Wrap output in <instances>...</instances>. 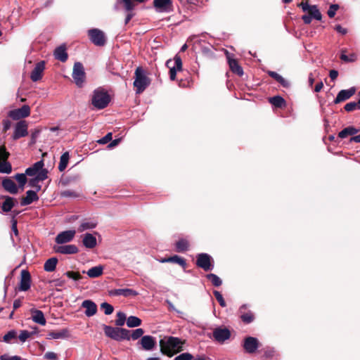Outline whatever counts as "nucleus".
<instances>
[{
	"label": "nucleus",
	"mask_w": 360,
	"mask_h": 360,
	"mask_svg": "<svg viewBox=\"0 0 360 360\" xmlns=\"http://www.w3.org/2000/svg\"><path fill=\"white\" fill-rule=\"evenodd\" d=\"M140 343L143 349L150 351L155 347L156 342L155 338L150 335H145L141 338Z\"/></svg>",
	"instance_id": "5701e85b"
},
{
	"label": "nucleus",
	"mask_w": 360,
	"mask_h": 360,
	"mask_svg": "<svg viewBox=\"0 0 360 360\" xmlns=\"http://www.w3.org/2000/svg\"><path fill=\"white\" fill-rule=\"evenodd\" d=\"M329 76L332 80H335L338 76V72L335 70L330 71Z\"/></svg>",
	"instance_id": "69168bd1"
},
{
	"label": "nucleus",
	"mask_w": 360,
	"mask_h": 360,
	"mask_svg": "<svg viewBox=\"0 0 360 360\" xmlns=\"http://www.w3.org/2000/svg\"><path fill=\"white\" fill-rule=\"evenodd\" d=\"M44 161L39 160L27 168L25 174L30 176H35L38 181H44L47 178V170L44 169Z\"/></svg>",
	"instance_id": "39448f33"
},
{
	"label": "nucleus",
	"mask_w": 360,
	"mask_h": 360,
	"mask_svg": "<svg viewBox=\"0 0 360 360\" xmlns=\"http://www.w3.org/2000/svg\"><path fill=\"white\" fill-rule=\"evenodd\" d=\"M31 285L30 274L27 270H22L20 274V281L19 289L21 291H27L30 289Z\"/></svg>",
	"instance_id": "a211bd4d"
},
{
	"label": "nucleus",
	"mask_w": 360,
	"mask_h": 360,
	"mask_svg": "<svg viewBox=\"0 0 360 360\" xmlns=\"http://www.w3.org/2000/svg\"><path fill=\"white\" fill-rule=\"evenodd\" d=\"M335 30L337 32L342 34H345L347 33V30L343 28L341 25H338L335 26Z\"/></svg>",
	"instance_id": "338daca9"
},
{
	"label": "nucleus",
	"mask_w": 360,
	"mask_h": 360,
	"mask_svg": "<svg viewBox=\"0 0 360 360\" xmlns=\"http://www.w3.org/2000/svg\"><path fill=\"white\" fill-rule=\"evenodd\" d=\"M76 231L75 230H68L59 233L56 238L55 241L58 245L69 243L75 238Z\"/></svg>",
	"instance_id": "4468645a"
},
{
	"label": "nucleus",
	"mask_w": 360,
	"mask_h": 360,
	"mask_svg": "<svg viewBox=\"0 0 360 360\" xmlns=\"http://www.w3.org/2000/svg\"><path fill=\"white\" fill-rule=\"evenodd\" d=\"M12 231L15 236H18V231L17 229V221L14 219L13 220V222H12Z\"/></svg>",
	"instance_id": "774afa93"
},
{
	"label": "nucleus",
	"mask_w": 360,
	"mask_h": 360,
	"mask_svg": "<svg viewBox=\"0 0 360 360\" xmlns=\"http://www.w3.org/2000/svg\"><path fill=\"white\" fill-rule=\"evenodd\" d=\"M110 102V96L103 88L99 87L93 92L92 105L97 109L105 108Z\"/></svg>",
	"instance_id": "f03ea898"
},
{
	"label": "nucleus",
	"mask_w": 360,
	"mask_h": 360,
	"mask_svg": "<svg viewBox=\"0 0 360 360\" xmlns=\"http://www.w3.org/2000/svg\"><path fill=\"white\" fill-rule=\"evenodd\" d=\"M121 1L124 4L125 10L129 12L125 18V24H127L133 17V14L131 13V11L134 9V4L131 1V0H121Z\"/></svg>",
	"instance_id": "f704fd0d"
},
{
	"label": "nucleus",
	"mask_w": 360,
	"mask_h": 360,
	"mask_svg": "<svg viewBox=\"0 0 360 360\" xmlns=\"http://www.w3.org/2000/svg\"><path fill=\"white\" fill-rule=\"evenodd\" d=\"M101 307L102 309L104 310V313L106 315H110L111 314L112 312H113V310H114V308L113 307L107 303V302H103L101 304Z\"/></svg>",
	"instance_id": "09e8293b"
},
{
	"label": "nucleus",
	"mask_w": 360,
	"mask_h": 360,
	"mask_svg": "<svg viewBox=\"0 0 360 360\" xmlns=\"http://www.w3.org/2000/svg\"><path fill=\"white\" fill-rule=\"evenodd\" d=\"M134 75V86L136 88V93L139 94L150 85V80L141 67H138L136 69Z\"/></svg>",
	"instance_id": "7ed1b4c3"
},
{
	"label": "nucleus",
	"mask_w": 360,
	"mask_h": 360,
	"mask_svg": "<svg viewBox=\"0 0 360 360\" xmlns=\"http://www.w3.org/2000/svg\"><path fill=\"white\" fill-rule=\"evenodd\" d=\"M30 312L32 314V319L34 323L41 326H44L46 324V319L44 317V313L41 311L32 309Z\"/></svg>",
	"instance_id": "b1692460"
},
{
	"label": "nucleus",
	"mask_w": 360,
	"mask_h": 360,
	"mask_svg": "<svg viewBox=\"0 0 360 360\" xmlns=\"http://www.w3.org/2000/svg\"><path fill=\"white\" fill-rule=\"evenodd\" d=\"M360 109V99L358 101H352L347 103L345 105V110L347 112H351L355 110Z\"/></svg>",
	"instance_id": "c03bdc74"
},
{
	"label": "nucleus",
	"mask_w": 360,
	"mask_h": 360,
	"mask_svg": "<svg viewBox=\"0 0 360 360\" xmlns=\"http://www.w3.org/2000/svg\"><path fill=\"white\" fill-rule=\"evenodd\" d=\"M54 57L61 61L65 62L68 59V53L66 51V47L65 45H61L57 47L53 53Z\"/></svg>",
	"instance_id": "cd10ccee"
},
{
	"label": "nucleus",
	"mask_w": 360,
	"mask_h": 360,
	"mask_svg": "<svg viewBox=\"0 0 360 360\" xmlns=\"http://www.w3.org/2000/svg\"><path fill=\"white\" fill-rule=\"evenodd\" d=\"M32 334L33 333H30L27 330H21L18 338L20 342H25Z\"/></svg>",
	"instance_id": "864d4df0"
},
{
	"label": "nucleus",
	"mask_w": 360,
	"mask_h": 360,
	"mask_svg": "<svg viewBox=\"0 0 360 360\" xmlns=\"http://www.w3.org/2000/svg\"><path fill=\"white\" fill-rule=\"evenodd\" d=\"M214 340L220 343H223L226 340L229 339L231 333L227 328H217L212 333Z\"/></svg>",
	"instance_id": "dca6fc26"
},
{
	"label": "nucleus",
	"mask_w": 360,
	"mask_h": 360,
	"mask_svg": "<svg viewBox=\"0 0 360 360\" xmlns=\"http://www.w3.org/2000/svg\"><path fill=\"white\" fill-rule=\"evenodd\" d=\"M356 89L354 87H352L349 89L341 90L337 95L334 102L335 103H339L349 99L355 94Z\"/></svg>",
	"instance_id": "412c9836"
},
{
	"label": "nucleus",
	"mask_w": 360,
	"mask_h": 360,
	"mask_svg": "<svg viewBox=\"0 0 360 360\" xmlns=\"http://www.w3.org/2000/svg\"><path fill=\"white\" fill-rule=\"evenodd\" d=\"M65 275L67 276V277L74 281H79L82 278L80 274L77 271H67L65 273Z\"/></svg>",
	"instance_id": "603ef678"
},
{
	"label": "nucleus",
	"mask_w": 360,
	"mask_h": 360,
	"mask_svg": "<svg viewBox=\"0 0 360 360\" xmlns=\"http://www.w3.org/2000/svg\"><path fill=\"white\" fill-rule=\"evenodd\" d=\"M166 65L169 69V78L171 80L176 79V72L182 70V60L179 55H176L173 60H168Z\"/></svg>",
	"instance_id": "6e6552de"
},
{
	"label": "nucleus",
	"mask_w": 360,
	"mask_h": 360,
	"mask_svg": "<svg viewBox=\"0 0 360 360\" xmlns=\"http://www.w3.org/2000/svg\"><path fill=\"white\" fill-rule=\"evenodd\" d=\"M1 199L4 200L1 205L2 211L4 212L11 211L14 206V199L9 196L2 197Z\"/></svg>",
	"instance_id": "72a5a7b5"
},
{
	"label": "nucleus",
	"mask_w": 360,
	"mask_h": 360,
	"mask_svg": "<svg viewBox=\"0 0 360 360\" xmlns=\"http://www.w3.org/2000/svg\"><path fill=\"white\" fill-rule=\"evenodd\" d=\"M70 333L68 329H63L57 332H50L48 334L49 339H65L69 338Z\"/></svg>",
	"instance_id": "7c9ffc66"
},
{
	"label": "nucleus",
	"mask_w": 360,
	"mask_h": 360,
	"mask_svg": "<svg viewBox=\"0 0 360 360\" xmlns=\"http://www.w3.org/2000/svg\"><path fill=\"white\" fill-rule=\"evenodd\" d=\"M112 295H122L124 297L136 296L139 292L130 288L115 289L110 292Z\"/></svg>",
	"instance_id": "a878e982"
},
{
	"label": "nucleus",
	"mask_w": 360,
	"mask_h": 360,
	"mask_svg": "<svg viewBox=\"0 0 360 360\" xmlns=\"http://www.w3.org/2000/svg\"><path fill=\"white\" fill-rule=\"evenodd\" d=\"M58 259L56 257H51L45 262L44 269L47 272H52L56 269Z\"/></svg>",
	"instance_id": "c9c22d12"
},
{
	"label": "nucleus",
	"mask_w": 360,
	"mask_h": 360,
	"mask_svg": "<svg viewBox=\"0 0 360 360\" xmlns=\"http://www.w3.org/2000/svg\"><path fill=\"white\" fill-rule=\"evenodd\" d=\"M360 131V129H356L354 127H348L343 129L338 134V136L341 139H345L348 136H352Z\"/></svg>",
	"instance_id": "473e14b6"
},
{
	"label": "nucleus",
	"mask_w": 360,
	"mask_h": 360,
	"mask_svg": "<svg viewBox=\"0 0 360 360\" xmlns=\"http://www.w3.org/2000/svg\"><path fill=\"white\" fill-rule=\"evenodd\" d=\"M207 277L214 286L218 287L222 283L221 278L216 274H210L207 276Z\"/></svg>",
	"instance_id": "49530a36"
},
{
	"label": "nucleus",
	"mask_w": 360,
	"mask_h": 360,
	"mask_svg": "<svg viewBox=\"0 0 360 360\" xmlns=\"http://www.w3.org/2000/svg\"><path fill=\"white\" fill-rule=\"evenodd\" d=\"M53 250L63 255H73L78 252V248L75 245H54Z\"/></svg>",
	"instance_id": "f3484780"
},
{
	"label": "nucleus",
	"mask_w": 360,
	"mask_h": 360,
	"mask_svg": "<svg viewBox=\"0 0 360 360\" xmlns=\"http://www.w3.org/2000/svg\"><path fill=\"white\" fill-rule=\"evenodd\" d=\"M11 122L8 120H4L3 121V128H4V131H7L8 129H10L11 127Z\"/></svg>",
	"instance_id": "0e129e2a"
},
{
	"label": "nucleus",
	"mask_w": 360,
	"mask_h": 360,
	"mask_svg": "<svg viewBox=\"0 0 360 360\" xmlns=\"http://www.w3.org/2000/svg\"><path fill=\"white\" fill-rule=\"evenodd\" d=\"M44 358L49 360H57V354L53 352H48L44 354Z\"/></svg>",
	"instance_id": "e2e57ef3"
},
{
	"label": "nucleus",
	"mask_w": 360,
	"mask_h": 360,
	"mask_svg": "<svg viewBox=\"0 0 360 360\" xmlns=\"http://www.w3.org/2000/svg\"><path fill=\"white\" fill-rule=\"evenodd\" d=\"M241 319L243 320V322L246 323H250L253 321L254 316L252 313L248 312L247 314H243L241 316Z\"/></svg>",
	"instance_id": "bf43d9fd"
},
{
	"label": "nucleus",
	"mask_w": 360,
	"mask_h": 360,
	"mask_svg": "<svg viewBox=\"0 0 360 360\" xmlns=\"http://www.w3.org/2000/svg\"><path fill=\"white\" fill-rule=\"evenodd\" d=\"M243 347L248 353H253L258 348V340L253 337H248L245 339Z\"/></svg>",
	"instance_id": "4be33fe9"
},
{
	"label": "nucleus",
	"mask_w": 360,
	"mask_h": 360,
	"mask_svg": "<svg viewBox=\"0 0 360 360\" xmlns=\"http://www.w3.org/2000/svg\"><path fill=\"white\" fill-rule=\"evenodd\" d=\"M153 6L159 13H169L172 10V0H154Z\"/></svg>",
	"instance_id": "2eb2a0df"
},
{
	"label": "nucleus",
	"mask_w": 360,
	"mask_h": 360,
	"mask_svg": "<svg viewBox=\"0 0 360 360\" xmlns=\"http://www.w3.org/2000/svg\"><path fill=\"white\" fill-rule=\"evenodd\" d=\"M341 60L345 61V62H354L356 60L357 56L354 53H352L349 56H347L344 53L341 54L340 56Z\"/></svg>",
	"instance_id": "5fc2aeb1"
},
{
	"label": "nucleus",
	"mask_w": 360,
	"mask_h": 360,
	"mask_svg": "<svg viewBox=\"0 0 360 360\" xmlns=\"http://www.w3.org/2000/svg\"><path fill=\"white\" fill-rule=\"evenodd\" d=\"M104 332L108 337L117 341L130 340L129 330L124 328L105 326Z\"/></svg>",
	"instance_id": "423d86ee"
},
{
	"label": "nucleus",
	"mask_w": 360,
	"mask_h": 360,
	"mask_svg": "<svg viewBox=\"0 0 360 360\" xmlns=\"http://www.w3.org/2000/svg\"><path fill=\"white\" fill-rule=\"evenodd\" d=\"M229 65L231 71L239 76L243 75V68L238 65V62L230 57H228Z\"/></svg>",
	"instance_id": "2f4dec72"
},
{
	"label": "nucleus",
	"mask_w": 360,
	"mask_h": 360,
	"mask_svg": "<svg viewBox=\"0 0 360 360\" xmlns=\"http://www.w3.org/2000/svg\"><path fill=\"white\" fill-rule=\"evenodd\" d=\"M27 134V124L25 120H22L15 124L12 137L14 140H16L25 137Z\"/></svg>",
	"instance_id": "ddd939ff"
},
{
	"label": "nucleus",
	"mask_w": 360,
	"mask_h": 360,
	"mask_svg": "<svg viewBox=\"0 0 360 360\" xmlns=\"http://www.w3.org/2000/svg\"><path fill=\"white\" fill-rule=\"evenodd\" d=\"M339 6L338 4H332L328 11V15L330 18H333L335 15L336 11L338 10Z\"/></svg>",
	"instance_id": "13d9d810"
},
{
	"label": "nucleus",
	"mask_w": 360,
	"mask_h": 360,
	"mask_svg": "<svg viewBox=\"0 0 360 360\" xmlns=\"http://www.w3.org/2000/svg\"><path fill=\"white\" fill-rule=\"evenodd\" d=\"M81 307L85 309L84 314L87 317L93 316L97 312V305L91 300H84Z\"/></svg>",
	"instance_id": "6ab92c4d"
},
{
	"label": "nucleus",
	"mask_w": 360,
	"mask_h": 360,
	"mask_svg": "<svg viewBox=\"0 0 360 360\" xmlns=\"http://www.w3.org/2000/svg\"><path fill=\"white\" fill-rule=\"evenodd\" d=\"M1 360H21V358L18 356H8L7 354H3L0 356Z\"/></svg>",
	"instance_id": "680f3d73"
},
{
	"label": "nucleus",
	"mask_w": 360,
	"mask_h": 360,
	"mask_svg": "<svg viewBox=\"0 0 360 360\" xmlns=\"http://www.w3.org/2000/svg\"><path fill=\"white\" fill-rule=\"evenodd\" d=\"M162 262H174V263L179 264V265H181L183 267H185L186 265V261L183 258L179 257L177 255L170 257L167 259H164L162 260Z\"/></svg>",
	"instance_id": "ea45409f"
},
{
	"label": "nucleus",
	"mask_w": 360,
	"mask_h": 360,
	"mask_svg": "<svg viewBox=\"0 0 360 360\" xmlns=\"http://www.w3.org/2000/svg\"><path fill=\"white\" fill-rule=\"evenodd\" d=\"M30 114V108L27 105H24L21 108L11 110L8 116L14 120H18L27 117Z\"/></svg>",
	"instance_id": "f8f14e48"
},
{
	"label": "nucleus",
	"mask_w": 360,
	"mask_h": 360,
	"mask_svg": "<svg viewBox=\"0 0 360 360\" xmlns=\"http://www.w3.org/2000/svg\"><path fill=\"white\" fill-rule=\"evenodd\" d=\"M141 324V320L137 316H130L127 319V326L129 328L139 326Z\"/></svg>",
	"instance_id": "a19ab883"
},
{
	"label": "nucleus",
	"mask_w": 360,
	"mask_h": 360,
	"mask_svg": "<svg viewBox=\"0 0 360 360\" xmlns=\"http://www.w3.org/2000/svg\"><path fill=\"white\" fill-rule=\"evenodd\" d=\"M89 36L91 41L96 46H103L105 43L104 33L98 29H91L89 30Z\"/></svg>",
	"instance_id": "9b49d317"
},
{
	"label": "nucleus",
	"mask_w": 360,
	"mask_h": 360,
	"mask_svg": "<svg viewBox=\"0 0 360 360\" xmlns=\"http://www.w3.org/2000/svg\"><path fill=\"white\" fill-rule=\"evenodd\" d=\"M38 195L37 193L34 191H27L26 193V196L22 198L20 202L22 206L28 205L38 200Z\"/></svg>",
	"instance_id": "c85d7f7f"
},
{
	"label": "nucleus",
	"mask_w": 360,
	"mask_h": 360,
	"mask_svg": "<svg viewBox=\"0 0 360 360\" xmlns=\"http://www.w3.org/2000/svg\"><path fill=\"white\" fill-rule=\"evenodd\" d=\"M83 245L89 249H92L96 246L97 242L96 237L89 233H87L84 235L82 239Z\"/></svg>",
	"instance_id": "bb28decb"
},
{
	"label": "nucleus",
	"mask_w": 360,
	"mask_h": 360,
	"mask_svg": "<svg viewBox=\"0 0 360 360\" xmlns=\"http://www.w3.org/2000/svg\"><path fill=\"white\" fill-rule=\"evenodd\" d=\"M213 293H214L217 300L219 302V304L222 307H226V302H225V300H224L222 295L219 291H217V290H214Z\"/></svg>",
	"instance_id": "6e6d98bb"
},
{
	"label": "nucleus",
	"mask_w": 360,
	"mask_h": 360,
	"mask_svg": "<svg viewBox=\"0 0 360 360\" xmlns=\"http://www.w3.org/2000/svg\"><path fill=\"white\" fill-rule=\"evenodd\" d=\"M70 155L68 152L64 153L60 159V162L58 165V169L60 172H63L67 167L68 161H69Z\"/></svg>",
	"instance_id": "58836bf2"
},
{
	"label": "nucleus",
	"mask_w": 360,
	"mask_h": 360,
	"mask_svg": "<svg viewBox=\"0 0 360 360\" xmlns=\"http://www.w3.org/2000/svg\"><path fill=\"white\" fill-rule=\"evenodd\" d=\"M298 6L301 7L303 11H307L309 13V15H304L302 17V19L305 24L311 23L312 18L317 20H321L322 15L316 5H309L307 2L302 1L298 5Z\"/></svg>",
	"instance_id": "20e7f679"
},
{
	"label": "nucleus",
	"mask_w": 360,
	"mask_h": 360,
	"mask_svg": "<svg viewBox=\"0 0 360 360\" xmlns=\"http://www.w3.org/2000/svg\"><path fill=\"white\" fill-rule=\"evenodd\" d=\"M183 342L176 337H165L160 340L161 352L169 356L181 350Z\"/></svg>",
	"instance_id": "f257e3e1"
},
{
	"label": "nucleus",
	"mask_w": 360,
	"mask_h": 360,
	"mask_svg": "<svg viewBox=\"0 0 360 360\" xmlns=\"http://www.w3.org/2000/svg\"><path fill=\"white\" fill-rule=\"evenodd\" d=\"M144 331L142 328H136L134 330L130 335V338H131L133 340H137L139 338L142 337Z\"/></svg>",
	"instance_id": "8fccbe9b"
},
{
	"label": "nucleus",
	"mask_w": 360,
	"mask_h": 360,
	"mask_svg": "<svg viewBox=\"0 0 360 360\" xmlns=\"http://www.w3.org/2000/svg\"><path fill=\"white\" fill-rule=\"evenodd\" d=\"M45 69L44 61L37 63L31 72L30 78L33 82H37L41 79L42 73Z\"/></svg>",
	"instance_id": "aec40b11"
},
{
	"label": "nucleus",
	"mask_w": 360,
	"mask_h": 360,
	"mask_svg": "<svg viewBox=\"0 0 360 360\" xmlns=\"http://www.w3.org/2000/svg\"><path fill=\"white\" fill-rule=\"evenodd\" d=\"M72 78L78 87H82L85 82V72L83 65L76 62L73 66Z\"/></svg>",
	"instance_id": "0eeeda50"
},
{
	"label": "nucleus",
	"mask_w": 360,
	"mask_h": 360,
	"mask_svg": "<svg viewBox=\"0 0 360 360\" xmlns=\"http://www.w3.org/2000/svg\"><path fill=\"white\" fill-rule=\"evenodd\" d=\"M104 267L102 265L95 266L91 267L88 271H83L84 274H86L89 278H98L101 276L103 273Z\"/></svg>",
	"instance_id": "c756f323"
},
{
	"label": "nucleus",
	"mask_w": 360,
	"mask_h": 360,
	"mask_svg": "<svg viewBox=\"0 0 360 360\" xmlns=\"http://www.w3.org/2000/svg\"><path fill=\"white\" fill-rule=\"evenodd\" d=\"M117 319L115 321L116 325L118 326H122L124 324L125 321H126V316H125L124 313H123L122 311H119L117 314Z\"/></svg>",
	"instance_id": "de8ad7c7"
},
{
	"label": "nucleus",
	"mask_w": 360,
	"mask_h": 360,
	"mask_svg": "<svg viewBox=\"0 0 360 360\" xmlns=\"http://www.w3.org/2000/svg\"><path fill=\"white\" fill-rule=\"evenodd\" d=\"M188 243L184 239L179 240L176 243V248L178 252H184L188 249Z\"/></svg>",
	"instance_id": "a18cd8bd"
},
{
	"label": "nucleus",
	"mask_w": 360,
	"mask_h": 360,
	"mask_svg": "<svg viewBox=\"0 0 360 360\" xmlns=\"http://www.w3.org/2000/svg\"><path fill=\"white\" fill-rule=\"evenodd\" d=\"M269 102L277 108H281L285 105V100L280 96H276L269 98Z\"/></svg>",
	"instance_id": "79ce46f5"
},
{
	"label": "nucleus",
	"mask_w": 360,
	"mask_h": 360,
	"mask_svg": "<svg viewBox=\"0 0 360 360\" xmlns=\"http://www.w3.org/2000/svg\"><path fill=\"white\" fill-rule=\"evenodd\" d=\"M26 174H17L15 175V179L18 181L19 187L22 190L24 188L25 185L27 183V177Z\"/></svg>",
	"instance_id": "37998d69"
},
{
	"label": "nucleus",
	"mask_w": 360,
	"mask_h": 360,
	"mask_svg": "<svg viewBox=\"0 0 360 360\" xmlns=\"http://www.w3.org/2000/svg\"><path fill=\"white\" fill-rule=\"evenodd\" d=\"M17 333L12 330L8 331L3 338V340L6 342H10L11 340L16 338Z\"/></svg>",
	"instance_id": "3c124183"
},
{
	"label": "nucleus",
	"mask_w": 360,
	"mask_h": 360,
	"mask_svg": "<svg viewBox=\"0 0 360 360\" xmlns=\"http://www.w3.org/2000/svg\"><path fill=\"white\" fill-rule=\"evenodd\" d=\"M97 223L94 221H84L81 223L78 228L79 232H83L86 230L96 228Z\"/></svg>",
	"instance_id": "4c0bfd02"
},
{
	"label": "nucleus",
	"mask_w": 360,
	"mask_h": 360,
	"mask_svg": "<svg viewBox=\"0 0 360 360\" xmlns=\"http://www.w3.org/2000/svg\"><path fill=\"white\" fill-rule=\"evenodd\" d=\"M193 356L190 353H182L174 358V360H192Z\"/></svg>",
	"instance_id": "4d7b16f0"
},
{
	"label": "nucleus",
	"mask_w": 360,
	"mask_h": 360,
	"mask_svg": "<svg viewBox=\"0 0 360 360\" xmlns=\"http://www.w3.org/2000/svg\"><path fill=\"white\" fill-rule=\"evenodd\" d=\"M212 257L207 253H200L197 256L196 264L205 271H210L213 269L211 263Z\"/></svg>",
	"instance_id": "9d476101"
},
{
	"label": "nucleus",
	"mask_w": 360,
	"mask_h": 360,
	"mask_svg": "<svg viewBox=\"0 0 360 360\" xmlns=\"http://www.w3.org/2000/svg\"><path fill=\"white\" fill-rule=\"evenodd\" d=\"M112 140V133L107 134L104 137L98 141L99 143L105 144Z\"/></svg>",
	"instance_id": "052dcab7"
},
{
	"label": "nucleus",
	"mask_w": 360,
	"mask_h": 360,
	"mask_svg": "<svg viewBox=\"0 0 360 360\" xmlns=\"http://www.w3.org/2000/svg\"><path fill=\"white\" fill-rule=\"evenodd\" d=\"M10 154L6 151L5 146L0 147V173L10 174L12 171V167L10 162L7 161Z\"/></svg>",
	"instance_id": "1a4fd4ad"
},
{
	"label": "nucleus",
	"mask_w": 360,
	"mask_h": 360,
	"mask_svg": "<svg viewBox=\"0 0 360 360\" xmlns=\"http://www.w3.org/2000/svg\"><path fill=\"white\" fill-rule=\"evenodd\" d=\"M267 73L270 77H271L272 78L276 79L278 83H280L283 87L289 86L288 82L277 72L269 70L267 72Z\"/></svg>",
	"instance_id": "e433bc0d"
},
{
	"label": "nucleus",
	"mask_w": 360,
	"mask_h": 360,
	"mask_svg": "<svg viewBox=\"0 0 360 360\" xmlns=\"http://www.w3.org/2000/svg\"><path fill=\"white\" fill-rule=\"evenodd\" d=\"M2 186L4 188L11 194H16L18 188L15 182L10 178H5L2 181Z\"/></svg>",
	"instance_id": "393cba45"
}]
</instances>
